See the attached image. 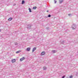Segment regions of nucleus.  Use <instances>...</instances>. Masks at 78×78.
Wrapping results in <instances>:
<instances>
[{
	"label": "nucleus",
	"mask_w": 78,
	"mask_h": 78,
	"mask_svg": "<svg viewBox=\"0 0 78 78\" xmlns=\"http://www.w3.org/2000/svg\"><path fill=\"white\" fill-rule=\"evenodd\" d=\"M16 4H14V5H13V6H16Z\"/></svg>",
	"instance_id": "nucleus-24"
},
{
	"label": "nucleus",
	"mask_w": 78,
	"mask_h": 78,
	"mask_svg": "<svg viewBox=\"0 0 78 78\" xmlns=\"http://www.w3.org/2000/svg\"><path fill=\"white\" fill-rule=\"evenodd\" d=\"M76 25L75 24H73V25L72 26V30H75L76 28Z\"/></svg>",
	"instance_id": "nucleus-1"
},
{
	"label": "nucleus",
	"mask_w": 78,
	"mask_h": 78,
	"mask_svg": "<svg viewBox=\"0 0 78 78\" xmlns=\"http://www.w3.org/2000/svg\"><path fill=\"white\" fill-rule=\"evenodd\" d=\"M45 52H44V51H43L42 52H41V55H45Z\"/></svg>",
	"instance_id": "nucleus-7"
},
{
	"label": "nucleus",
	"mask_w": 78,
	"mask_h": 78,
	"mask_svg": "<svg viewBox=\"0 0 78 78\" xmlns=\"http://www.w3.org/2000/svg\"><path fill=\"white\" fill-rule=\"evenodd\" d=\"M60 42L61 44H64V40H62L60 41Z\"/></svg>",
	"instance_id": "nucleus-10"
},
{
	"label": "nucleus",
	"mask_w": 78,
	"mask_h": 78,
	"mask_svg": "<svg viewBox=\"0 0 78 78\" xmlns=\"http://www.w3.org/2000/svg\"><path fill=\"white\" fill-rule=\"evenodd\" d=\"M25 3V1L23 0L22 1L21 4H24Z\"/></svg>",
	"instance_id": "nucleus-12"
},
{
	"label": "nucleus",
	"mask_w": 78,
	"mask_h": 78,
	"mask_svg": "<svg viewBox=\"0 0 78 78\" xmlns=\"http://www.w3.org/2000/svg\"><path fill=\"white\" fill-rule=\"evenodd\" d=\"M1 31V30L0 29V32Z\"/></svg>",
	"instance_id": "nucleus-27"
},
{
	"label": "nucleus",
	"mask_w": 78,
	"mask_h": 78,
	"mask_svg": "<svg viewBox=\"0 0 78 78\" xmlns=\"http://www.w3.org/2000/svg\"><path fill=\"white\" fill-rule=\"evenodd\" d=\"M53 53H55L56 52V50H53L52 51Z\"/></svg>",
	"instance_id": "nucleus-17"
},
{
	"label": "nucleus",
	"mask_w": 78,
	"mask_h": 78,
	"mask_svg": "<svg viewBox=\"0 0 78 78\" xmlns=\"http://www.w3.org/2000/svg\"><path fill=\"white\" fill-rule=\"evenodd\" d=\"M76 74H78V73H76Z\"/></svg>",
	"instance_id": "nucleus-26"
},
{
	"label": "nucleus",
	"mask_w": 78,
	"mask_h": 78,
	"mask_svg": "<svg viewBox=\"0 0 78 78\" xmlns=\"http://www.w3.org/2000/svg\"><path fill=\"white\" fill-rule=\"evenodd\" d=\"M47 12H49V11H48V10H47Z\"/></svg>",
	"instance_id": "nucleus-25"
},
{
	"label": "nucleus",
	"mask_w": 78,
	"mask_h": 78,
	"mask_svg": "<svg viewBox=\"0 0 78 78\" xmlns=\"http://www.w3.org/2000/svg\"><path fill=\"white\" fill-rule=\"evenodd\" d=\"M17 45V43H15V45Z\"/></svg>",
	"instance_id": "nucleus-19"
},
{
	"label": "nucleus",
	"mask_w": 78,
	"mask_h": 78,
	"mask_svg": "<svg viewBox=\"0 0 78 78\" xmlns=\"http://www.w3.org/2000/svg\"><path fill=\"white\" fill-rule=\"evenodd\" d=\"M48 17H51V15H50V14H49L48 16Z\"/></svg>",
	"instance_id": "nucleus-16"
},
{
	"label": "nucleus",
	"mask_w": 78,
	"mask_h": 78,
	"mask_svg": "<svg viewBox=\"0 0 78 78\" xmlns=\"http://www.w3.org/2000/svg\"><path fill=\"white\" fill-rule=\"evenodd\" d=\"M46 69H47V67H46L44 66L43 67V69L44 70H45Z\"/></svg>",
	"instance_id": "nucleus-13"
},
{
	"label": "nucleus",
	"mask_w": 78,
	"mask_h": 78,
	"mask_svg": "<svg viewBox=\"0 0 78 78\" xmlns=\"http://www.w3.org/2000/svg\"><path fill=\"white\" fill-rule=\"evenodd\" d=\"M37 8V7H33V9H36Z\"/></svg>",
	"instance_id": "nucleus-14"
},
{
	"label": "nucleus",
	"mask_w": 78,
	"mask_h": 78,
	"mask_svg": "<svg viewBox=\"0 0 78 78\" xmlns=\"http://www.w3.org/2000/svg\"><path fill=\"white\" fill-rule=\"evenodd\" d=\"M29 11L30 12H32V11L31 10V9H30V8H29Z\"/></svg>",
	"instance_id": "nucleus-11"
},
{
	"label": "nucleus",
	"mask_w": 78,
	"mask_h": 78,
	"mask_svg": "<svg viewBox=\"0 0 78 78\" xmlns=\"http://www.w3.org/2000/svg\"><path fill=\"white\" fill-rule=\"evenodd\" d=\"M12 20V18H9L8 19V21H11V20Z\"/></svg>",
	"instance_id": "nucleus-9"
},
{
	"label": "nucleus",
	"mask_w": 78,
	"mask_h": 78,
	"mask_svg": "<svg viewBox=\"0 0 78 78\" xmlns=\"http://www.w3.org/2000/svg\"><path fill=\"white\" fill-rule=\"evenodd\" d=\"M12 63H14L16 62V59H13L12 60Z\"/></svg>",
	"instance_id": "nucleus-8"
},
{
	"label": "nucleus",
	"mask_w": 78,
	"mask_h": 78,
	"mask_svg": "<svg viewBox=\"0 0 78 78\" xmlns=\"http://www.w3.org/2000/svg\"><path fill=\"white\" fill-rule=\"evenodd\" d=\"M65 77V76H63L62 78H64V77Z\"/></svg>",
	"instance_id": "nucleus-22"
},
{
	"label": "nucleus",
	"mask_w": 78,
	"mask_h": 78,
	"mask_svg": "<svg viewBox=\"0 0 78 78\" xmlns=\"http://www.w3.org/2000/svg\"><path fill=\"white\" fill-rule=\"evenodd\" d=\"M70 78H72V76H70Z\"/></svg>",
	"instance_id": "nucleus-21"
},
{
	"label": "nucleus",
	"mask_w": 78,
	"mask_h": 78,
	"mask_svg": "<svg viewBox=\"0 0 78 78\" xmlns=\"http://www.w3.org/2000/svg\"><path fill=\"white\" fill-rule=\"evenodd\" d=\"M20 51H16V53H20Z\"/></svg>",
	"instance_id": "nucleus-15"
},
{
	"label": "nucleus",
	"mask_w": 78,
	"mask_h": 78,
	"mask_svg": "<svg viewBox=\"0 0 78 78\" xmlns=\"http://www.w3.org/2000/svg\"><path fill=\"white\" fill-rule=\"evenodd\" d=\"M36 50V47H34L33 48V49L32 50V52H34V51H35V50Z\"/></svg>",
	"instance_id": "nucleus-5"
},
{
	"label": "nucleus",
	"mask_w": 78,
	"mask_h": 78,
	"mask_svg": "<svg viewBox=\"0 0 78 78\" xmlns=\"http://www.w3.org/2000/svg\"><path fill=\"white\" fill-rule=\"evenodd\" d=\"M64 2V0H59V3H60V4H61V3H63V2Z\"/></svg>",
	"instance_id": "nucleus-3"
},
{
	"label": "nucleus",
	"mask_w": 78,
	"mask_h": 78,
	"mask_svg": "<svg viewBox=\"0 0 78 78\" xmlns=\"http://www.w3.org/2000/svg\"><path fill=\"white\" fill-rule=\"evenodd\" d=\"M31 49V48H27L26 49L27 51H30V50Z\"/></svg>",
	"instance_id": "nucleus-4"
},
{
	"label": "nucleus",
	"mask_w": 78,
	"mask_h": 78,
	"mask_svg": "<svg viewBox=\"0 0 78 78\" xmlns=\"http://www.w3.org/2000/svg\"><path fill=\"white\" fill-rule=\"evenodd\" d=\"M71 14H68V16H71Z\"/></svg>",
	"instance_id": "nucleus-20"
},
{
	"label": "nucleus",
	"mask_w": 78,
	"mask_h": 78,
	"mask_svg": "<svg viewBox=\"0 0 78 78\" xmlns=\"http://www.w3.org/2000/svg\"><path fill=\"white\" fill-rule=\"evenodd\" d=\"M46 29H47V30H48V27H46Z\"/></svg>",
	"instance_id": "nucleus-23"
},
{
	"label": "nucleus",
	"mask_w": 78,
	"mask_h": 78,
	"mask_svg": "<svg viewBox=\"0 0 78 78\" xmlns=\"http://www.w3.org/2000/svg\"><path fill=\"white\" fill-rule=\"evenodd\" d=\"M31 25L30 24H28L27 25V29H28L29 30H30V29H31Z\"/></svg>",
	"instance_id": "nucleus-2"
},
{
	"label": "nucleus",
	"mask_w": 78,
	"mask_h": 78,
	"mask_svg": "<svg viewBox=\"0 0 78 78\" xmlns=\"http://www.w3.org/2000/svg\"><path fill=\"white\" fill-rule=\"evenodd\" d=\"M25 58L24 57H23V58H20V61L22 62V61H23V60H24V59H25Z\"/></svg>",
	"instance_id": "nucleus-6"
},
{
	"label": "nucleus",
	"mask_w": 78,
	"mask_h": 78,
	"mask_svg": "<svg viewBox=\"0 0 78 78\" xmlns=\"http://www.w3.org/2000/svg\"><path fill=\"white\" fill-rule=\"evenodd\" d=\"M54 0V2H55V3H56L57 2L56 1V0Z\"/></svg>",
	"instance_id": "nucleus-18"
}]
</instances>
